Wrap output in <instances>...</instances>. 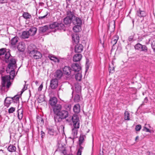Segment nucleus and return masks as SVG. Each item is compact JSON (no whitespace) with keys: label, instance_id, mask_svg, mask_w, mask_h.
Here are the masks:
<instances>
[{"label":"nucleus","instance_id":"864d4df0","mask_svg":"<svg viewBox=\"0 0 155 155\" xmlns=\"http://www.w3.org/2000/svg\"><path fill=\"white\" fill-rule=\"evenodd\" d=\"M43 86L42 84H41L40 86H39L38 89V91H40L42 90V89L43 88Z\"/></svg>","mask_w":155,"mask_h":155},{"label":"nucleus","instance_id":"13d9d810","mask_svg":"<svg viewBox=\"0 0 155 155\" xmlns=\"http://www.w3.org/2000/svg\"><path fill=\"white\" fill-rule=\"evenodd\" d=\"M124 116H129V112L127 111H126L124 113Z\"/></svg>","mask_w":155,"mask_h":155},{"label":"nucleus","instance_id":"c85d7f7f","mask_svg":"<svg viewBox=\"0 0 155 155\" xmlns=\"http://www.w3.org/2000/svg\"><path fill=\"white\" fill-rule=\"evenodd\" d=\"M22 16L24 18L26 19H30L31 18V15L27 12H24Z\"/></svg>","mask_w":155,"mask_h":155},{"label":"nucleus","instance_id":"a878e982","mask_svg":"<svg viewBox=\"0 0 155 155\" xmlns=\"http://www.w3.org/2000/svg\"><path fill=\"white\" fill-rule=\"evenodd\" d=\"M68 113L66 110H62L58 115V116H68Z\"/></svg>","mask_w":155,"mask_h":155},{"label":"nucleus","instance_id":"7ed1b4c3","mask_svg":"<svg viewBox=\"0 0 155 155\" xmlns=\"http://www.w3.org/2000/svg\"><path fill=\"white\" fill-rule=\"evenodd\" d=\"M58 81L57 79L54 78L51 79L50 81V86L52 89H55L58 85Z\"/></svg>","mask_w":155,"mask_h":155},{"label":"nucleus","instance_id":"de8ad7c7","mask_svg":"<svg viewBox=\"0 0 155 155\" xmlns=\"http://www.w3.org/2000/svg\"><path fill=\"white\" fill-rule=\"evenodd\" d=\"M113 25V27H114V28L115 29V23L114 21H113L112 22H111L110 23H109V25L108 26V30H109L110 29V27L111 25Z\"/></svg>","mask_w":155,"mask_h":155},{"label":"nucleus","instance_id":"dca6fc26","mask_svg":"<svg viewBox=\"0 0 155 155\" xmlns=\"http://www.w3.org/2000/svg\"><path fill=\"white\" fill-rule=\"evenodd\" d=\"M67 17L68 18H70L71 19H73L75 17L74 13L73 11H71L68 9L66 12Z\"/></svg>","mask_w":155,"mask_h":155},{"label":"nucleus","instance_id":"4c0bfd02","mask_svg":"<svg viewBox=\"0 0 155 155\" xmlns=\"http://www.w3.org/2000/svg\"><path fill=\"white\" fill-rule=\"evenodd\" d=\"M48 25H45L40 28V31L42 32H45L48 29Z\"/></svg>","mask_w":155,"mask_h":155},{"label":"nucleus","instance_id":"0e129e2a","mask_svg":"<svg viewBox=\"0 0 155 155\" xmlns=\"http://www.w3.org/2000/svg\"><path fill=\"white\" fill-rule=\"evenodd\" d=\"M148 101V99H147V97H146L145 99H144V101L145 102V103H147V101Z\"/></svg>","mask_w":155,"mask_h":155},{"label":"nucleus","instance_id":"ea45409f","mask_svg":"<svg viewBox=\"0 0 155 155\" xmlns=\"http://www.w3.org/2000/svg\"><path fill=\"white\" fill-rule=\"evenodd\" d=\"M80 100V97L79 94H76L74 97V101L75 102H78Z\"/></svg>","mask_w":155,"mask_h":155},{"label":"nucleus","instance_id":"39448f33","mask_svg":"<svg viewBox=\"0 0 155 155\" xmlns=\"http://www.w3.org/2000/svg\"><path fill=\"white\" fill-rule=\"evenodd\" d=\"M72 70L75 72L79 71L81 69V67L77 63L73 64L71 65Z\"/></svg>","mask_w":155,"mask_h":155},{"label":"nucleus","instance_id":"69168bd1","mask_svg":"<svg viewBox=\"0 0 155 155\" xmlns=\"http://www.w3.org/2000/svg\"><path fill=\"white\" fill-rule=\"evenodd\" d=\"M4 71V69L3 68V70H0V74H2Z\"/></svg>","mask_w":155,"mask_h":155},{"label":"nucleus","instance_id":"6e6552de","mask_svg":"<svg viewBox=\"0 0 155 155\" xmlns=\"http://www.w3.org/2000/svg\"><path fill=\"white\" fill-rule=\"evenodd\" d=\"M31 36L35 35L37 31V28L35 27H31L28 30H27Z\"/></svg>","mask_w":155,"mask_h":155},{"label":"nucleus","instance_id":"e433bc0d","mask_svg":"<svg viewBox=\"0 0 155 155\" xmlns=\"http://www.w3.org/2000/svg\"><path fill=\"white\" fill-rule=\"evenodd\" d=\"M142 45L140 43L136 44L134 46V48L136 50L140 51Z\"/></svg>","mask_w":155,"mask_h":155},{"label":"nucleus","instance_id":"052dcab7","mask_svg":"<svg viewBox=\"0 0 155 155\" xmlns=\"http://www.w3.org/2000/svg\"><path fill=\"white\" fill-rule=\"evenodd\" d=\"M12 98H13V100H15L16 101H18L19 100V97L18 96H15Z\"/></svg>","mask_w":155,"mask_h":155},{"label":"nucleus","instance_id":"20e7f679","mask_svg":"<svg viewBox=\"0 0 155 155\" xmlns=\"http://www.w3.org/2000/svg\"><path fill=\"white\" fill-rule=\"evenodd\" d=\"M61 108V105L60 104H58L53 107V110L54 114L58 116L60 112Z\"/></svg>","mask_w":155,"mask_h":155},{"label":"nucleus","instance_id":"e2e57ef3","mask_svg":"<svg viewBox=\"0 0 155 155\" xmlns=\"http://www.w3.org/2000/svg\"><path fill=\"white\" fill-rule=\"evenodd\" d=\"M124 120H130L129 117H125Z\"/></svg>","mask_w":155,"mask_h":155},{"label":"nucleus","instance_id":"9d476101","mask_svg":"<svg viewBox=\"0 0 155 155\" xmlns=\"http://www.w3.org/2000/svg\"><path fill=\"white\" fill-rule=\"evenodd\" d=\"M25 48V43L23 42H21L19 43L17 46L18 50L20 52H23Z\"/></svg>","mask_w":155,"mask_h":155},{"label":"nucleus","instance_id":"3c124183","mask_svg":"<svg viewBox=\"0 0 155 155\" xmlns=\"http://www.w3.org/2000/svg\"><path fill=\"white\" fill-rule=\"evenodd\" d=\"M37 121L40 122V120L41 123H42V124L44 123V120L41 118V117H37Z\"/></svg>","mask_w":155,"mask_h":155},{"label":"nucleus","instance_id":"a18cd8bd","mask_svg":"<svg viewBox=\"0 0 155 155\" xmlns=\"http://www.w3.org/2000/svg\"><path fill=\"white\" fill-rule=\"evenodd\" d=\"M84 140V138L83 136H80L79 138V144L81 145L83 143Z\"/></svg>","mask_w":155,"mask_h":155},{"label":"nucleus","instance_id":"aec40b11","mask_svg":"<svg viewBox=\"0 0 155 155\" xmlns=\"http://www.w3.org/2000/svg\"><path fill=\"white\" fill-rule=\"evenodd\" d=\"M73 111L75 113H78L80 111V106L78 104L74 105L73 107Z\"/></svg>","mask_w":155,"mask_h":155},{"label":"nucleus","instance_id":"bf43d9fd","mask_svg":"<svg viewBox=\"0 0 155 155\" xmlns=\"http://www.w3.org/2000/svg\"><path fill=\"white\" fill-rule=\"evenodd\" d=\"M47 15L48 14H47L46 15H45L43 16L39 17H38V18L39 19H42L45 18V17H46V16H47Z\"/></svg>","mask_w":155,"mask_h":155},{"label":"nucleus","instance_id":"4be33fe9","mask_svg":"<svg viewBox=\"0 0 155 155\" xmlns=\"http://www.w3.org/2000/svg\"><path fill=\"white\" fill-rule=\"evenodd\" d=\"M72 19H71L70 18L66 17L64 19V23L65 25H69L71 23V22H72Z\"/></svg>","mask_w":155,"mask_h":155},{"label":"nucleus","instance_id":"4d7b16f0","mask_svg":"<svg viewBox=\"0 0 155 155\" xmlns=\"http://www.w3.org/2000/svg\"><path fill=\"white\" fill-rule=\"evenodd\" d=\"M27 87H25V85L24 86L23 88L22 89V90L21 91V93H23L27 89Z\"/></svg>","mask_w":155,"mask_h":155},{"label":"nucleus","instance_id":"09e8293b","mask_svg":"<svg viewBox=\"0 0 155 155\" xmlns=\"http://www.w3.org/2000/svg\"><path fill=\"white\" fill-rule=\"evenodd\" d=\"M141 126L140 125H137L135 127V130L137 131H139L141 129Z\"/></svg>","mask_w":155,"mask_h":155},{"label":"nucleus","instance_id":"37998d69","mask_svg":"<svg viewBox=\"0 0 155 155\" xmlns=\"http://www.w3.org/2000/svg\"><path fill=\"white\" fill-rule=\"evenodd\" d=\"M83 149V148L82 147L80 146V147L78 149L77 155H81Z\"/></svg>","mask_w":155,"mask_h":155},{"label":"nucleus","instance_id":"bb28decb","mask_svg":"<svg viewBox=\"0 0 155 155\" xmlns=\"http://www.w3.org/2000/svg\"><path fill=\"white\" fill-rule=\"evenodd\" d=\"M10 56L11 55L10 53L6 52L5 54L4 58H3L2 60L5 61L6 63H8V60L10 57Z\"/></svg>","mask_w":155,"mask_h":155},{"label":"nucleus","instance_id":"ddd939ff","mask_svg":"<svg viewBox=\"0 0 155 155\" xmlns=\"http://www.w3.org/2000/svg\"><path fill=\"white\" fill-rule=\"evenodd\" d=\"M13 101V98L10 97H7L5 100V105L8 107Z\"/></svg>","mask_w":155,"mask_h":155},{"label":"nucleus","instance_id":"2eb2a0df","mask_svg":"<svg viewBox=\"0 0 155 155\" xmlns=\"http://www.w3.org/2000/svg\"><path fill=\"white\" fill-rule=\"evenodd\" d=\"M63 73L61 71L58 70L54 73V76L58 79H60L63 76Z\"/></svg>","mask_w":155,"mask_h":155},{"label":"nucleus","instance_id":"1a4fd4ad","mask_svg":"<svg viewBox=\"0 0 155 155\" xmlns=\"http://www.w3.org/2000/svg\"><path fill=\"white\" fill-rule=\"evenodd\" d=\"M9 73L10 75L9 76L6 75L3 77H2V78L4 79L5 78H7L8 81H9V79H13L15 75V71L13 69L11 70Z\"/></svg>","mask_w":155,"mask_h":155},{"label":"nucleus","instance_id":"5fc2aeb1","mask_svg":"<svg viewBox=\"0 0 155 155\" xmlns=\"http://www.w3.org/2000/svg\"><path fill=\"white\" fill-rule=\"evenodd\" d=\"M133 38L134 36H133L131 35L128 38V40L129 41H131L133 40Z\"/></svg>","mask_w":155,"mask_h":155},{"label":"nucleus","instance_id":"f8f14e48","mask_svg":"<svg viewBox=\"0 0 155 155\" xmlns=\"http://www.w3.org/2000/svg\"><path fill=\"white\" fill-rule=\"evenodd\" d=\"M57 98L55 97H53L50 98L49 103L51 106L54 107L57 105Z\"/></svg>","mask_w":155,"mask_h":155},{"label":"nucleus","instance_id":"a19ab883","mask_svg":"<svg viewBox=\"0 0 155 155\" xmlns=\"http://www.w3.org/2000/svg\"><path fill=\"white\" fill-rule=\"evenodd\" d=\"M4 79L5 81V83H6V82H7L6 88H9V87L11 84V83L10 81V79H9V81H8V79H7V78H5Z\"/></svg>","mask_w":155,"mask_h":155},{"label":"nucleus","instance_id":"b1692460","mask_svg":"<svg viewBox=\"0 0 155 155\" xmlns=\"http://www.w3.org/2000/svg\"><path fill=\"white\" fill-rule=\"evenodd\" d=\"M19 38L18 37L15 36L12 38L11 41V44L12 45H15L18 42Z\"/></svg>","mask_w":155,"mask_h":155},{"label":"nucleus","instance_id":"f257e3e1","mask_svg":"<svg viewBox=\"0 0 155 155\" xmlns=\"http://www.w3.org/2000/svg\"><path fill=\"white\" fill-rule=\"evenodd\" d=\"M54 117V120L55 122L60 121L62 119L64 120V121L69 122L71 120L73 123L74 127L79 128L80 120L79 117Z\"/></svg>","mask_w":155,"mask_h":155},{"label":"nucleus","instance_id":"c756f323","mask_svg":"<svg viewBox=\"0 0 155 155\" xmlns=\"http://www.w3.org/2000/svg\"><path fill=\"white\" fill-rule=\"evenodd\" d=\"M73 41L75 43H77L79 42V37L77 34L74 35L72 36Z\"/></svg>","mask_w":155,"mask_h":155},{"label":"nucleus","instance_id":"f704fd0d","mask_svg":"<svg viewBox=\"0 0 155 155\" xmlns=\"http://www.w3.org/2000/svg\"><path fill=\"white\" fill-rule=\"evenodd\" d=\"M6 52L5 49L4 48H2L0 49V59L1 57H3L4 55Z\"/></svg>","mask_w":155,"mask_h":155},{"label":"nucleus","instance_id":"c9c22d12","mask_svg":"<svg viewBox=\"0 0 155 155\" xmlns=\"http://www.w3.org/2000/svg\"><path fill=\"white\" fill-rule=\"evenodd\" d=\"M78 128H76L74 127V128L72 129V134L74 137H76L77 134L78 130L77 129Z\"/></svg>","mask_w":155,"mask_h":155},{"label":"nucleus","instance_id":"412c9836","mask_svg":"<svg viewBox=\"0 0 155 155\" xmlns=\"http://www.w3.org/2000/svg\"><path fill=\"white\" fill-rule=\"evenodd\" d=\"M118 39L119 37L117 35H115L112 38L111 43L113 47L117 43Z\"/></svg>","mask_w":155,"mask_h":155},{"label":"nucleus","instance_id":"49530a36","mask_svg":"<svg viewBox=\"0 0 155 155\" xmlns=\"http://www.w3.org/2000/svg\"><path fill=\"white\" fill-rule=\"evenodd\" d=\"M15 110V108L14 107H10L8 110V112L9 113H13Z\"/></svg>","mask_w":155,"mask_h":155},{"label":"nucleus","instance_id":"473e14b6","mask_svg":"<svg viewBox=\"0 0 155 155\" xmlns=\"http://www.w3.org/2000/svg\"><path fill=\"white\" fill-rule=\"evenodd\" d=\"M57 25H58V23L57 22H54V23L50 25L49 27L50 28H55L56 30Z\"/></svg>","mask_w":155,"mask_h":155},{"label":"nucleus","instance_id":"cd10ccee","mask_svg":"<svg viewBox=\"0 0 155 155\" xmlns=\"http://www.w3.org/2000/svg\"><path fill=\"white\" fill-rule=\"evenodd\" d=\"M57 29L59 30H63L65 31V26L62 23H58L57 26Z\"/></svg>","mask_w":155,"mask_h":155},{"label":"nucleus","instance_id":"5701e85b","mask_svg":"<svg viewBox=\"0 0 155 155\" xmlns=\"http://www.w3.org/2000/svg\"><path fill=\"white\" fill-rule=\"evenodd\" d=\"M137 15L140 17H142L145 16L146 14L144 11H141L140 9L137 11Z\"/></svg>","mask_w":155,"mask_h":155},{"label":"nucleus","instance_id":"6ab92c4d","mask_svg":"<svg viewBox=\"0 0 155 155\" xmlns=\"http://www.w3.org/2000/svg\"><path fill=\"white\" fill-rule=\"evenodd\" d=\"M27 30L23 31L21 35V38L24 39L28 38L29 36H31Z\"/></svg>","mask_w":155,"mask_h":155},{"label":"nucleus","instance_id":"603ef678","mask_svg":"<svg viewBox=\"0 0 155 155\" xmlns=\"http://www.w3.org/2000/svg\"><path fill=\"white\" fill-rule=\"evenodd\" d=\"M151 47L152 49H153L154 52H155V41H153L152 42Z\"/></svg>","mask_w":155,"mask_h":155},{"label":"nucleus","instance_id":"72a5a7b5","mask_svg":"<svg viewBox=\"0 0 155 155\" xmlns=\"http://www.w3.org/2000/svg\"><path fill=\"white\" fill-rule=\"evenodd\" d=\"M75 74V78L76 80L78 81H81L82 78L81 74L80 73H78Z\"/></svg>","mask_w":155,"mask_h":155},{"label":"nucleus","instance_id":"423d86ee","mask_svg":"<svg viewBox=\"0 0 155 155\" xmlns=\"http://www.w3.org/2000/svg\"><path fill=\"white\" fill-rule=\"evenodd\" d=\"M72 22L74 25H81L82 21L80 18L75 16L72 19Z\"/></svg>","mask_w":155,"mask_h":155},{"label":"nucleus","instance_id":"7c9ffc66","mask_svg":"<svg viewBox=\"0 0 155 155\" xmlns=\"http://www.w3.org/2000/svg\"><path fill=\"white\" fill-rule=\"evenodd\" d=\"M8 150L10 152H15L16 151V148L13 145H10L8 147Z\"/></svg>","mask_w":155,"mask_h":155},{"label":"nucleus","instance_id":"0eeeda50","mask_svg":"<svg viewBox=\"0 0 155 155\" xmlns=\"http://www.w3.org/2000/svg\"><path fill=\"white\" fill-rule=\"evenodd\" d=\"M16 61L15 58H11L10 59V62L8 66V68L10 69H14L15 66Z\"/></svg>","mask_w":155,"mask_h":155},{"label":"nucleus","instance_id":"58836bf2","mask_svg":"<svg viewBox=\"0 0 155 155\" xmlns=\"http://www.w3.org/2000/svg\"><path fill=\"white\" fill-rule=\"evenodd\" d=\"M140 51L147 52L148 51V48L145 45H142Z\"/></svg>","mask_w":155,"mask_h":155},{"label":"nucleus","instance_id":"2f4dec72","mask_svg":"<svg viewBox=\"0 0 155 155\" xmlns=\"http://www.w3.org/2000/svg\"><path fill=\"white\" fill-rule=\"evenodd\" d=\"M5 87H5V79L2 78V86L0 88L1 90L2 91H5Z\"/></svg>","mask_w":155,"mask_h":155},{"label":"nucleus","instance_id":"680f3d73","mask_svg":"<svg viewBox=\"0 0 155 155\" xmlns=\"http://www.w3.org/2000/svg\"><path fill=\"white\" fill-rule=\"evenodd\" d=\"M144 129H145V130H146V132H150V130L149 129L146 128V127H144V130H145Z\"/></svg>","mask_w":155,"mask_h":155},{"label":"nucleus","instance_id":"9b49d317","mask_svg":"<svg viewBox=\"0 0 155 155\" xmlns=\"http://www.w3.org/2000/svg\"><path fill=\"white\" fill-rule=\"evenodd\" d=\"M64 73L66 75H69L71 73V69L70 67L65 66L63 68Z\"/></svg>","mask_w":155,"mask_h":155},{"label":"nucleus","instance_id":"6e6d98bb","mask_svg":"<svg viewBox=\"0 0 155 155\" xmlns=\"http://www.w3.org/2000/svg\"><path fill=\"white\" fill-rule=\"evenodd\" d=\"M41 138H43L45 137V133L43 131H41Z\"/></svg>","mask_w":155,"mask_h":155},{"label":"nucleus","instance_id":"774afa93","mask_svg":"<svg viewBox=\"0 0 155 155\" xmlns=\"http://www.w3.org/2000/svg\"><path fill=\"white\" fill-rule=\"evenodd\" d=\"M99 155H103V152L102 151L101 152H100V154Z\"/></svg>","mask_w":155,"mask_h":155},{"label":"nucleus","instance_id":"f03ea898","mask_svg":"<svg viewBox=\"0 0 155 155\" xmlns=\"http://www.w3.org/2000/svg\"><path fill=\"white\" fill-rule=\"evenodd\" d=\"M28 52L30 56L35 59L40 58L42 57V54L39 51L35 49L31 50L29 47L28 48Z\"/></svg>","mask_w":155,"mask_h":155},{"label":"nucleus","instance_id":"a211bd4d","mask_svg":"<svg viewBox=\"0 0 155 155\" xmlns=\"http://www.w3.org/2000/svg\"><path fill=\"white\" fill-rule=\"evenodd\" d=\"M82 55L80 54H76L73 57V60L74 62H78L80 61L82 58Z\"/></svg>","mask_w":155,"mask_h":155},{"label":"nucleus","instance_id":"c03bdc74","mask_svg":"<svg viewBox=\"0 0 155 155\" xmlns=\"http://www.w3.org/2000/svg\"><path fill=\"white\" fill-rule=\"evenodd\" d=\"M23 110L21 109H20L18 110V116H23Z\"/></svg>","mask_w":155,"mask_h":155},{"label":"nucleus","instance_id":"393cba45","mask_svg":"<svg viewBox=\"0 0 155 155\" xmlns=\"http://www.w3.org/2000/svg\"><path fill=\"white\" fill-rule=\"evenodd\" d=\"M73 30L75 32H78L81 30V25H74L73 28Z\"/></svg>","mask_w":155,"mask_h":155},{"label":"nucleus","instance_id":"f3484780","mask_svg":"<svg viewBox=\"0 0 155 155\" xmlns=\"http://www.w3.org/2000/svg\"><path fill=\"white\" fill-rule=\"evenodd\" d=\"M48 57L50 60L52 61L55 62H57L58 63H59L60 62L59 60L53 54H49L48 56Z\"/></svg>","mask_w":155,"mask_h":155},{"label":"nucleus","instance_id":"79ce46f5","mask_svg":"<svg viewBox=\"0 0 155 155\" xmlns=\"http://www.w3.org/2000/svg\"><path fill=\"white\" fill-rule=\"evenodd\" d=\"M48 133L51 135H53L55 133V132L53 129H48Z\"/></svg>","mask_w":155,"mask_h":155},{"label":"nucleus","instance_id":"4468645a","mask_svg":"<svg viewBox=\"0 0 155 155\" xmlns=\"http://www.w3.org/2000/svg\"><path fill=\"white\" fill-rule=\"evenodd\" d=\"M83 46L81 44L77 45L74 48L75 52L76 53L81 52L83 50Z\"/></svg>","mask_w":155,"mask_h":155},{"label":"nucleus","instance_id":"338daca9","mask_svg":"<svg viewBox=\"0 0 155 155\" xmlns=\"http://www.w3.org/2000/svg\"><path fill=\"white\" fill-rule=\"evenodd\" d=\"M88 68H89V66L88 65H87V66L86 67V71H87Z\"/></svg>","mask_w":155,"mask_h":155},{"label":"nucleus","instance_id":"8fccbe9b","mask_svg":"<svg viewBox=\"0 0 155 155\" xmlns=\"http://www.w3.org/2000/svg\"><path fill=\"white\" fill-rule=\"evenodd\" d=\"M65 107L68 110H70L71 108V105L70 104H66L65 106Z\"/></svg>","mask_w":155,"mask_h":155}]
</instances>
